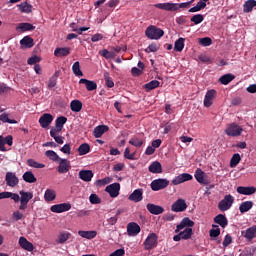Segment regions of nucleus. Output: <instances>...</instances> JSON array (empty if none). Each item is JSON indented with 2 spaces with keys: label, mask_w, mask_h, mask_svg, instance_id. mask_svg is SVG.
<instances>
[{
  "label": "nucleus",
  "mask_w": 256,
  "mask_h": 256,
  "mask_svg": "<svg viewBox=\"0 0 256 256\" xmlns=\"http://www.w3.org/2000/svg\"><path fill=\"white\" fill-rule=\"evenodd\" d=\"M195 226V222L193 220H190L189 217H185L182 219L180 224L176 226L175 233H179L184 241H187L191 239L193 236V228ZM184 229V231H183Z\"/></svg>",
  "instance_id": "1"
},
{
  "label": "nucleus",
  "mask_w": 256,
  "mask_h": 256,
  "mask_svg": "<svg viewBox=\"0 0 256 256\" xmlns=\"http://www.w3.org/2000/svg\"><path fill=\"white\" fill-rule=\"evenodd\" d=\"M191 5L190 2H183V3H157L154 4L156 9H161L162 11H179V9H187Z\"/></svg>",
  "instance_id": "2"
},
{
  "label": "nucleus",
  "mask_w": 256,
  "mask_h": 256,
  "mask_svg": "<svg viewBox=\"0 0 256 256\" xmlns=\"http://www.w3.org/2000/svg\"><path fill=\"white\" fill-rule=\"evenodd\" d=\"M145 35L148 39L158 40L165 35V32L163 31V29L151 25L146 28Z\"/></svg>",
  "instance_id": "3"
},
{
  "label": "nucleus",
  "mask_w": 256,
  "mask_h": 256,
  "mask_svg": "<svg viewBox=\"0 0 256 256\" xmlns=\"http://www.w3.org/2000/svg\"><path fill=\"white\" fill-rule=\"evenodd\" d=\"M233 203H235V197L231 194L225 195L224 198L218 203L219 211H229L231 207H233Z\"/></svg>",
  "instance_id": "4"
},
{
  "label": "nucleus",
  "mask_w": 256,
  "mask_h": 256,
  "mask_svg": "<svg viewBox=\"0 0 256 256\" xmlns=\"http://www.w3.org/2000/svg\"><path fill=\"white\" fill-rule=\"evenodd\" d=\"M20 194V211H25L27 209V205L29 204V201L33 199V192H26L21 190L19 192Z\"/></svg>",
  "instance_id": "5"
},
{
  "label": "nucleus",
  "mask_w": 256,
  "mask_h": 256,
  "mask_svg": "<svg viewBox=\"0 0 256 256\" xmlns=\"http://www.w3.org/2000/svg\"><path fill=\"white\" fill-rule=\"evenodd\" d=\"M228 137H239L243 133V128L236 123L229 124L225 131Z\"/></svg>",
  "instance_id": "6"
},
{
  "label": "nucleus",
  "mask_w": 256,
  "mask_h": 256,
  "mask_svg": "<svg viewBox=\"0 0 256 256\" xmlns=\"http://www.w3.org/2000/svg\"><path fill=\"white\" fill-rule=\"evenodd\" d=\"M157 239H159L157 234L150 233L143 243L145 251H151V249H155V247H157Z\"/></svg>",
  "instance_id": "7"
},
{
  "label": "nucleus",
  "mask_w": 256,
  "mask_h": 256,
  "mask_svg": "<svg viewBox=\"0 0 256 256\" xmlns=\"http://www.w3.org/2000/svg\"><path fill=\"white\" fill-rule=\"evenodd\" d=\"M150 187L152 191H161L162 189H167V187H169V181L167 179L159 178L153 180Z\"/></svg>",
  "instance_id": "8"
},
{
  "label": "nucleus",
  "mask_w": 256,
  "mask_h": 256,
  "mask_svg": "<svg viewBox=\"0 0 256 256\" xmlns=\"http://www.w3.org/2000/svg\"><path fill=\"white\" fill-rule=\"evenodd\" d=\"M141 233V226L136 222H130L127 224V235L128 237H137Z\"/></svg>",
  "instance_id": "9"
},
{
  "label": "nucleus",
  "mask_w": 256,
  "mask_h": 256,
  "mask_svg": "<svg viewBox=\"0 0 256 256\" xmlns=\"http://www.w3.org/2000/svg\"><path fill=\"white\" fill-rule=\"evenodd\" d=\"M52 213H65L71 211V203L55 204L50 207Z\"/></svg>",
  "instance_id": "10"
},
{
  "label": "nucleus",
  "mask_w": 256,
  "mask_h": 256,
  "mask_svg": "<svg viewBox=\"0 0 256 256\" xmlns=\"http://www.w3.org/2000/svg\"><path fill=\"white\" fill-rule=\"evenodd\" d=\"M106 193H109L110 197L115 199V197H119V191H121V184L119 183H113L108 185L105 188Z\"/></svg>",
  "instance_id": "11"
},
{
  "label": "nucleus",
  "mask_w": 256,
  "mask_h": 256,
  "mask_svg": "<svg viewBox=\"0 0 256 256\" xmlns=\"http://www.w3.org/2000/svg\"><path fill=\"white\" fill-rule=\"evenodd\" d=\"M217 98V91L215 89L208 90L204 97V107H211L213 101Z\"/></svg>",
  "instance_id": "12"
},
{
  "label": "nucleus",
  "mask_w": 256,
  "mask_h": 256,
  "mask_svg": "<svg viewBox=\"0 0 256 256\" xmlns=\"http://www.w3.org/2000/svg\"><path fill=\"white\" fill-rule=\"evenodd\" d=\"M186 209L187 202H185L184 199L176 200L171 206V211H173L174 213H182V211H185Z\"/></svg>",
  "instance_id": "13"
},
{
  "label": "nucleus",
  "mask_w": 256,
  "mask_h": 256,
  "mask_svg": "<svg viewBox=\"0 0 256 256\" xmlns=\"http://www.w3.org/2000/svg\"><path fill=\"white\" fill-rule=\"evenodd\" d=\"M193 176L189 173H182L172 179V185H181L187 181H192Z\"/></svg>",
  "instance_id": "14"
},
{
  "label": "nucleus",
  "mask_w": 256,
  "mask_h": 256,
  "mask_svg": "<svg viewBox=\"0 0 256 256\" xmlns=\"http://www.w3.org/2000/svg\"><path fill=\"white\" fill-rule=\"evenodd\" d=\"M5 181L8 187H17V185H19V178L14 172H7Z\"/></svg>",
  "instance_id": "15"
},
{
  "label": "nucleus",
  "mask_w": 256,
  "mask_h": 256,
  "mask_svg": "<svg viewBox=\"0 0 256 256\" xmlns=\"http://www.w3.org/2000/svg\"><path fill=\"white\" fill-rule=\"evenodd\" d=\"M194 177L196 181L200 183V185H209V180L207 179V175L205 174V172H203V170H201V168H197L194 174Z\"/></svg>",
  "instance_id": "16"
},
{
  "label": "nucleus",
  "mask_w": 256,
  "mask_h": 256,
  "mask_svg": "<svg viewBox=\"0 0 256 256\" xmlns=\"http://www.w3.org/2000/svg\"><path fill=\"white\" fill-rule=\"evenodd\" d=\"M146 209L149 211V213H151V215H161L165 213V208H163V206L155 205L152 203H148L146 205Z\"/></svg>",
  "instance_id": "17"
},
{
  "label": "nucleus",
  "mask_w": 256,
  "mask_h": 256,
  "mask_svg": "<svg viewBox=\"0 0 256 256\" xmlns=\"http://www.w3.org/2000/svg\"><path fill=\"white\" fill-rule=\"evenodd\" d=\"M58 161V173H68V171L71 169V162L64 158H60Z\"/></svg>",
  "instance_id": "18"
},
{
  "label": "nucleus",
  "mask_w": 256,
  "mask_h": 256,
  "mask_svg": "<svg viewBox=\"0 0 256 256\" xmlns=\"http://www.w3.org/2000/svg\"><path fill=\"white\" fill-rule=\"evenodd\" d=\"M129 201H133L134 203H140L143 201V189L134 190L128 197Z\"/></svg>",
  "instance_id": "19"
},
{
  "label": "nucleus",
  "mask_w": 256,
  "mask_h": 256,
  "mask_svg": "<svg viewBox=\"0 0 256 256\" xmlns=\"http://www.w3.org/2000/svg\"><path fill=\"white\" fill-rule=\"evenodd\" d=\"M240 195H253L256 193L255 186H239L236 189Z\"/></svg>",
  "instance_id": "20"
},
{
  "label": "nucleus",
  "mask_w": 256,
  "mask_h": 256,
  "mask_svg": "<svg viewBox=\"0 0 256 256\" xmlns=\"http://www.w3.org/2000/svg\"><path fill=\"white\" fill-rule=\"evenodd\" d=\"M39 123L41 125V127L43 129H47L48 125H51V123H53V115L51 114H43L40 118H39Z\"/></svg>",
  "instance_id": "21"
},
{
  "label": "nucleus",
  "mask_w": 256,
  "mask_h": 256,
  "mask_svg": "<svg viewBox=\"0 0 256 256\" xmlns=\"http://www.w3.org/2000/svg\"><path fill=\"white\" fill-rule=\"evenodd\" d=\"M0 199H12L14 203H19L21 196L13 192H0Z\"/></svg>",
  "instance_id": "22"
},
{
  "label": "nucleus",
  "mask_w": 256,
  "mask_h": 256,
  "mask_svg": "<svg viewBox=\"0 0 256 256\" xmlns=\"http://www.w3.org/2000/svg\"><path fill=\"white\" fill-rule=\"evenodd\" d=\"M19 245L22 249H24V251H33V249H35V247L33 246V243L29 242V240H27V238L25 237H20L19 238Z\"/></svg>",
  "instance_id": "23"
},
{
  "label": "nucleus",
  "mask_w": 256,
  "mask_h": 256,
  "mask_svg": "<svg viewBox=\"0 0 256 256\" xmlns=\"http://www.w3.org/2000/svg\"><path fill=\"white\" fill-rule=\"evenodd\" d=\"M79 84L80 85H85L87 91H95V89H97V83L95 81H91L85 78H81L79 80Z\"/></svg>",
  "instance_id": "24"
},
{
  "label": "nucleus",
  "mask_w": 256,
  "mask_h": 256,
  "mask_svg": "<svg viewBox=\"0 0 256 256\" xmlns=\"http://www.w3.org/2000/svg\"><path fill=\"white\" fill-rule=\"evenodd\" d=\"M79 179L82 181H85L86 183H89L91 179H93V171L91 170H80L78 174Z\"/></svg>",
  "instance_id": "25"
},
{
  "label": "nucleus",
  "mask_w": 256,
  "mask_h": 256,
  "mask_svg": "<svg viewBox=\"0 0 256 256\" xmlns=\"http://www.w3.org/2000/svg\"><path fill=\"white\" fill-rule=\"evenodd\" d=\"M35 43L33 42V38L30 36H25L20 40V49H31Z\"/></svg>",
  "instance_id": "26"
},
{
  "label": "nucleus",
  "mask_w": 256,
  "mask_h": 256,
  "mask_svg": "<svg viewBox=\"0 0 256 256\" xmlns=\"http://www.w3.org/2000/svg\"><path fill=\"white\" fill-rule=\"evenodd\" d=\"M214 223L222 227V229H225L227 225H229V220H227V217L223 214H218L216 217H214Z\"/></svg>",
  "instance_id": "27"
},
{
  "label": "nucleus",
  "mask_w": 256,
  "mask_h": 256,
  "mask_svg": "<svg viewBox=\"0 0 256 256\" xmlns=\"http://www.w3.org/2000/svg\"><path fill=\"white\" fill-rule=\"evenodd\" d=\"M148 171L150 173H163V166L161 165V163L159 161H154L150 164Z\"/></svg>",
  "instance_id": "28"
},
{
  "label": "nucleus",
  "mask_w": 256,
  "mask_h": 256,
  "mask_svg": "<svg viewBox=\"0 0 256 256\" xmlns=\"http://www.w3.org/2000/svg\"><path fill=\"white\" fill-rule=\"evenodd\" d=\"M78 235L82 237L83 239H95L97 237V231L95 230H90V231H85V230H79Z\"/></svg>",
  "instance_id": "29"
},
{
  "label": "nucleus",
  "mask_w": 256,
  "mask_h": 256,
  "mask_svg": "<svg viewBox=\"0 0 256 256\" xmlns=\"http://www.w3.org/2000/svg\"><path fill=\"white\" fill-rule=\"evenodd\" d=\"M256 7V0H247L243 4V12L251 13Z\"/></svg>",
  "instance_id": "30"
},
{
  "label": "nucleus",
  "mask_w": 256,
  "mask_h": 256,
  "mask_svg": "<svg viewBox=\"0 0 256 256\" xmlns=\"http://www.w3.org/2000/svg\"><path fill=\"white\" fill-rule=\"evenodd\" d=\"M57 199V193L53 189H46L44 193V200L49 203L51 201H55Z\"/></svg>",
  "instance_id": "31"
},
{
  "label": "nucleus",
  "mask_w": 256,
  "mask_h": 256,
  "mask_svg": "<svg viewBox=\"0 0 256 256\" xmlns=\"http://www.w3.org/2000/svg\"><path fill=\"white\" fill-rule=\"evenodd\" d=\"M22 178L25 183H37V177H35V174L31 171L25 172Z\"/></svg>",
  "instance_id": "32"
},
{
  "label": "nucleus",
  "mask_w": 256,
  "mask_h": 256,
  "mask_svg": "<svg viewBox=\"0 0 256 256\" xmlns=\"http://www.w3.org/2000/svg\"><path fill=\"white\" fill-rule=\"evenodd\" d=\"M245 239L253 241L256 237V226L249 227L244 234Z\"/></svg>",
  "instance_id": "33"
},
{
  "label": "nucleus",
  "mask_w": 256,
  "mask_h": 256,
  "mask_svg": "<svg viewBox=\"0 0 256 256\" xmlns=\"http://www.w3.org/2000/svg\"><path fill=\"white\" fill-rule=\"evenodd\" d=\"M253 209V201L242 202L239 206L240 213H247Z\"/></svg>",
  "instance_id": "34"
},
{
  "label": "nucleus",
  "mask_w": 256,
  "mask_h": 256,
  "mask_svg": "<svg viewBox=\"0 0 256 256\" xmlns=\"http://www.w3.org/2000/svg\"><path fill=\"white\" fill-rule=\"evenodd\" d=\"M69 239H71V232L63 231V232H60V234L58 235L57 243H60V244L67 243Z\"/></svg>",
  "instance_id": "35"
},
{
  "label": "nucleus",
  "mask_w": 256,
  "mask_h": 256,
  "mask_svg": "<svg viewBox=\"0 0 256 256\" xmlns=\"http://www.w3.org/2000/svg\"><path fill=\"white\" fill-rule=\"evenodd\" d=\"M108 130L109 128L105 125L97 126L96 128H94V137L96 139H99V137H103V134Z\"/></svg>",
  "instance_id": "36"
},
{
  "label": "nucleus",
  "mask_w": 256,
  "mask_h": 256,
  "mask_svg": "<svg viewBox=\"0 0 256 256\" xmlns=\"http://www.w3.org/2000/svg\"><path fill=\"white\" fill-rule=\"evenodd\" d=\"M70 109L73 113H79L83 109V103L80 100H73L70 103Z\"/></svg>",
  "instance_id": "37"
},
{
  "label": "nucleus",
  "mask_w": 256,
  "mask_h": 256,
  "mask_svg": "<svg viewBox=\"0 0 256 256\" xmlns=\"http://www.w3.org/2000/svg\"><path fill=\"white\" fill-rule=\"evenodd\" d=\"M71 53V49L64 47V48H56L54 51L55 57H67Z\"/></svg>",
  "instance_id": "38"
},
{
  "label": "nucleus",
  "mask_w": 256,
  "mask_h": 256,
  "mask_svg": "<svg viewBox=\"0 0 256 256\" xmlns=\"http://www.w3.org/2000/svg\"><path fill=\"white\" fill-rule=\"evenodd\" d=\"M159 85H161V82H159L158 80H152L148 83H146L143 88L146 91H153V89H157V87H159Z\"/></svg>",
  "instance_id": "39"
},
{
  "label": "nucleus",
  "mask_w": 256,
  "mask_h": 256,
  "mask_svg": "<svg viewBox=\"0 0 256 256\" xmlns=\"http://www.w3.org/2000/svg\"><path fill=\"white\" fill-rule=\"evenodd\" d=\"M183 49H185V38H179L174 43V51H178L179 53H181Z\"/></svg>",
  "instance_id": "40"
},
{
  "label": "nucleus",
  "mask_w": 256,
  "mask_h": 256,
  "mask_svg": "<svg viewBox=\"0 0 256 256\" xmlns=\"http://www.w3.org/2000/svg\"><path fill=\"white\" fill-rule=\"evenodd\" d=\"M59 78V72H55L54 75H52V77H50V79L47 82V87L48 89H53V87H56L57 85V79Z\"/></svg>",
  "instance_id": "41"
},
{
  "label": "nucleus",
  "mask_w": 256,
  "mask_h": 256,
  "mask_svg": "<svg viewBox=\"0 0 256 256\" xmlns=\"http://www.w3.org/2000/svg\"><path fill=\"white\" fill-rule=\"evenodd\" d=\"M233 79H235V75L226 74V75L221 76L219 78V81L222 85H229V83H231V81H233Z\"/></svg>",
  "instance_id": "42"
},
{
  "label": "nucleus",
  "mask_w": 256,
  "mask_h": 256,
  "mask_svg": "<svg viewBox=\"0 0 256 256\" xmlns=\"http://www.w3.org/2000/svg\"><path fill=\"white\" fill-rule=\"evenodd\" d=\"M129 144L133 145V147H142L143 146V139L139 138V136H133L130 140H129Z\"/></svg>",
  "instance_id": "43"
},
{
  "label": "nucleus",
  "mask_w": 256,
  "mask_h": 256,
  "mask_svg": "<svg viewBox=\"0 0 256 256\" xmlns=\"http://www.w3.org/2000/svg\"><path fill=\"white\" fill-rule=\"evenodd\" d=\"M99 55L104 57V59H115V52L103 49L99 51Z\"/></svg>",
  "instance_id": "44"
},
{
  "label": "nucleus",
  "mask_w": 256,
  "mask_h": 256,
  "mask_svg": "<svg viewBox=\"0 0 256 256\" xmlns=\"http://www.w3.org/2000/svg\"><path fill=\"white\" fill-rule=\"evenodd\" d=\"M72 71L76 77H83V71H81V65L79 64V61L73 64Z\"/></svg>",
  "instance_id": "45"
},
{
  "label": "nucleus",
  "mask_w": 256,
  "mask_h": 256,
  "mask_svg": "<svg viewBox=\"0 0 256 256\" xmlns=\"http://www.w3.org/2000/svg\"><path fill=\"white\" fill-rule=\"evenodd\" d=\"M27 165L29 167H33L34 169H44V167H45V164L39 163V162L35 161L34 159H28Z\"/></svg>",
  "instance_id": "46"
},
{
  "label": "nucleus",
  "mask_w": 256,
  "mask_h": 256,
  "mask_svg": "<svg viewBox=\"0 0 256 256\" xmlns=\"http://www.w3.org/2000/svg\"><path fill=\"white\" fill-rule=\"evenodd\" d=\"M241 163V155L239 153H236L232 156L230 160V167L235 168L236 166Z\"/></svg>",
  "instance_id": "47"
},
{
  "label": "nucleus",
  "mask_w": 256,
  "mask_h": 256,
  "mask_svg": "<svg viewBox=\"0 0 256 256\" xmlns=\"http://www.w3.org/2000/svg\"><path fill=\"white\" fill-rule=\"evenodd\" d=\"M213 229H211L209 231V235L210 237H212L213 239L219 237V235H221V229L219 228V225H212Z\"/></svg>",
  "instance_id": "48"
},
{
  "label": "nucleus",
  "mask_w": 256,
  "mask_h": 256,
  "mask_svg": "<svg viewBox=\"0 0 256 256\" xmlns=\"http://www.w3.org/2000/svg\"><path fill=\"white\" fill-rule=\"evenodd\" d=\"M46 157H48V159H50L51 161H59L61 159V157H59V155L53 151V150H47L45 152Z\"/></svg>",
  "instance_id": "49"
},
{
  "label": "nucleus",
  "mask_w": 256,
  "mask_h": 256,
  "mask_svg": "<svg viewBox=\"0 0 256 256\" xmlns=\"http://www.w3.org/2000/svg\"><path fill=\"white\" fill-rule=\"evenodd\" d=\"M18 7L22 13H31V11L33 9V6H31L27 2H23V3L19 4Z\"/></svg>",
  "instance_id": "50"
},
{
  "label": "nucleus",
  "mask_w": 256,
  "mask_h": 256,
  "mask_svg": "<svg viewBox=\"0 0 256 256\" xmlns=\"http://www.w3.org/2000/svg\"><path fill=\"white\" fill-rule=\"evenodd\" d=\"M17 29H21L23 32L35 31V26H33L31 23H20Z\"/></svg>",
  "instance_id": "51"
},
{
  "label": "nucleus",
  "mask_w": 256,
  "mask_h": 256,
  "mask_svg": "<svg viewBox=\"0 0 256 256\" xmlns=\"http://www.w3.org/2000/svg\"><path fill=\"white\" fill-rule=\"evenodd\" d=\"M89 151H91V147L87 143L81 144L78 148L79 155H87Z\"/></svg>",
  "instance_id": "52"
},
{
  "label": "nucleus",
  "mask_w": 256,
  "mask_h": 256,
  "mask_svg": "<svg viewBox=\"0 0 256 256\" xmlns=\"http://www.w3.org/2000/svg\"><path fill=\"white\" fill-rule=\"evenodd\" d=\"M104 80L106 83V86L111 89L112 87H115V83L113 82V79L111 78V75L109 72H104Z\"/></svg>",
  "instance_id": "53"
},
{
  "label": "nucleus",
  "mask_w": 256,
  "mask_h": 256,
  "mask_svg": "<svg viewBox=\"0 0 256 256\" xmlns=\"http://www.w3.org/2000/svg\"><path fill=\"white\" fill-rule=\"evenodd\" d=\"M67 123V117L65 116H60L56 119V128L59 130H63V125Z\"/></svg>",
  "instance_id": "54"
},
{
  "label": "nucleus",
  "mask_w": 256,
  "mask_h": 256,
  "mask_svg": "<svg viewBox=\"0 0 256 256\" xmlns=\"http://www.w3.org/2000/svg\"><path fill=\"white\" fill-rule=\"evenodd\" d=\"M0 121H2V123H10L11 125H15L17 123L16 120L9 119V114L7 113H2L0 115Z\"/></svg>",
  "instance_id": "55"
},
{
  "label": "nucleus",
  "mask_w": 256,
  "mask_h": 256,
  "mask_svg": "<svg viewBox=\"0 0 256 256\" xmlns=\"http://www.w3.org/2000/svg\"><path fill=\"white\" fill-rule=\"evenodd\" d=\"M204 19H205V18L203 17L202 14H196V15H194V16L191 17L190 21H191L192 23H194V25H199L200 23H203V20H204Z\"/></svg>",
  "instance_id": "56"
},
{
  "label": "nucleus",
  "mask_w": 256,
  "mask_h": 256,
  "mask_svg": "<svg viewBox=\"0 0 256 256\" xmlns=\"http://www.w3.org/2000/svg\"><path fill=\"white\" fill-rule=\"evenodd\" d=\"M199 44L202 45V47H209L210 45H213V40H211L210 37L200 38Z\"/></svg>",
  "instance_id": "57"
},
{
  "label": "nucleus",
  "mask_w": 256,
  "mask_h": 256,
  "mask_svg": "<svg viewBox=\"0 0 256 256\" xmlns=\"http://www.w3.org/2000/svg\"><path fill=\"white\" fill-rule=\"evenodd\" d=\"M89 201L90 203H92V205H99V203H101V198H99L97 194H91L89 197Z\"/></svg>",
  "instance_id": "58"
},
{
  "label": "nucleus",
  "mask_w": 256,
  "mask_h": 256,
  "mask_svg": "<svg viewBox=\"0 0 256 256\" xmlns=\"http://www.w3.org/2000/svg\"><path fill=\"white\" fill-rule=\"evenodd\" d=\"M124 157L125 159H129L130 161L135 160V153L131 154V150L129 148H126L124 151Z\"/></svg>",
  "instance_id": "59"
},
{
  "label": "nucleus",
  "mask_w": 256,
  "mask_h": 256,
  "mask_svg": "<svg viewBox=\"0 0 256 256\" xmlns=\"http://www.w3.org/2000/svg\"><path fill=\"white\" fill-rule=\"evenodd\" d=\"M146 53H157L159 51V47L157 44L153 43L148 46V49L145 50Z\"/></svg>",
  "instance_id": "60"
},
{
  "label": "nucleus",
  "mask_w": 256,
  "mask_h": 256,
  "mask_svg": "<svg viewBox=\"0 0 256 256\" xmlns=\"http://www.w3.org/2000/svg\"><path fill=\"white\" fill-rule=\"evenodd\" d=\"M39 61H41V58H39V56H32L27 60L28 65H35V63H39Z\"/></svg>",
  "instance_id": "61"
},
{
  "label": "nucleus",
  "mask_w": 256,
  "mask_h": 256,
  "mask_svg": "<svg viewBox=\"0 0 256 256\" xmlns=\"http://www.w3.org/2000/svg\"><path fill=\"white\" fill-rule=\"evenodd\" d=\"M12 219L14 221H21V219H23V213H21L20 211H14L12 214Z\"/></svg>",
  "instance_id": "62"
},
{
  "label": "nucleus",
  "mask_w": 256,
  "mask_h": 256,
  "mask_svg": "<svg viewBox=\"0 0 256 256\" xmlns=\"http://www.w3.org/2000/svg\"><path fill=\"white\" fill-rule=\"evenodd\" d=\"M108 183H111V178L106 177L104 179L97 180L96 185H99L101 187L103 185H108Z\"/></svg>",
  "instance_id": "63"
},
{
  "label": "nucleus",
  "mask_w": 256,
  "mask_h": 256,
  "mask_svg": "<svg viewBox=\"0 0 256 256\" xmlns=\"http://www.w3.org/2000/svg\"><path fill=\"white\" fill-rule=\"evenodd\" d=\"M109 256H125V249L120 248L111 253Z\"/></svg>",
  "instance_id": "64"
}]
</instances>
